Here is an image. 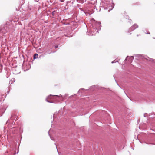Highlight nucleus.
<instances>
[{
    "label": "nucleus",
    "mask_w": 155,
    "mask_h": 155,
    "mask_svg": "<svg viewBox=\"0 0 155 155\" xmlns=\"http://www.w3.org/2000/svg\"><path fill=\"white\" fill-rule=\"evenodd\" d=\"M83 89H84L83 88H82V89H81V90H83Z\"/></svg>",
    "instance_id": "2eb2a0df"
},
{
    "label": "nucleus",
    "mask_w": 155,
    "mask_h": 155,
    "mask_svg": "<svg viewBox=\"0 0 155 155\" xmlns=\"http://www.w3.org/2000/svg\"><path fill=\"white\" fill-rule=\"evenodd\" d=\"M78 0H77V1L78 2Z\"/></svg>",
    "instance_id": "4468645a"
},
{
    "label": "nucleus",
    "mask_w": 155,
    "mask_h": 155,
    "mask_svg": "<svg viewBox=\"0 0 155 155\" xmlns=\"http://www.w3.org/2000/svg\"><path fill=\"white\" fill-rule=\"evenodd\" d=\"M138 27V25L136 24H134L133 26L130 27L129 30V32L133 31L134 30Z\"/></svg>",
    "instance_id": "20e7f679"
},
{
    "label": "nucleus",
    "mask_w": 155,
    "mask_h": 155,
    "mask_svg": "<svg viewBox=\"0 0 155 155\" xmlns=\"http://www.w3.org/2000/svg\"><path fill=\"white\" fill-rule=\"evenodd\" d=\"M52 13H53V14H54V13H53V12H52Z\"/></svg>",
    "instance_id": "f3484780"
},
{
    "label": "nucleus",
    "mask_w": 155,
    "mask_h": 155,
    "mask_svg": "<svg viewBox=\"0 0 155 155\" xmlns=\"http://www.w3.org/2000/svg\"><path fill=\"white\" fill-rule=\"evenodd\" d=\"M52 13H53V14H54V13H53V12H52Z\"/></svg>",
    "instance_id": "dca6fc26"
},
{
    "label": "nucleus",
    "mask_w": 155,
    "mask_h": 155,
    "mask_svg": "<svg viewBox=\"0 0 155 155\" xmlns=\"http://www.w3.org/2000/svg\"><path fill=\"white\" fill-rule=\"evenodd\" d=\"M153 39H155V38L153 37Z\"/></svg>",
    "instance_id": "ddd939ff"
},
{
    "label": "nucleus",
    "mask_w": 155,
    "mask_h": 155,
    "mask_svg": "<svg viewBox=\"0 0 155 155\" xmlns=\"http://www.w3.org/2000/svg\"><path fill=\"white\" fill-rule=\"evenodd\" d=\"M100 23L99 22H96L95 21L93 23L92 25L91 32H87V34L88 35H95L98 32V29H97L100 26Z\"/></svg>",
    "instance_id": "f257e3e1"
},
{
    "label": "nucleus",
    "mask_w": 155,
    "mask_h": 155,
    "mask_svg": "<svg viewBox=\"0 0 155 155\" xmlns=\"http://www.w3.org/2000/svg\"><path fill=\"white\" fill-rule=\"evenodd\" d=\"M8 120L7 122V123H8Z\"/></svg>",
    "instance_id": "a211bd4d"
},
{
    "label": "nucleus",
    "mask_w": 155,
    "mask_h": 155,
    "mask_svg": "<svg viewBox=\"0 0 155 155\" xmlns=\"http://www.w3.org/2000/svg\"><path fill=\"white\" fill-rule=\"evenodd\" d=\"M133 59H134V57L133 56H131V57H129L128 56H127L126 57V59H125V61H126L127 60H128V61H129V63H131L132 62V60H133Z\"/></svg>",
    "instance_id": "39448f33"
},
{
    "label": "nucleus",
    "mask_w": 155,
    "mask_h": 155,
    "mask_svg": "<svg viewBox=\"0 0 155 155\" xmlns=\"http://www.w3.org/2000/svg\"><path fill=\"white\" fill-rule=\"evenodd\" d=\"M100 26L98 28H97V29H98V28H99L100 29H101V28H100Z\"/></svg>",
    "instance_id": "f8f14e48"
},
{
    "label": "nucleus",
    "mask_w": 155,
    "mask_h": 155,
    "mask_svg": "<svg viewBox=\"0 0 155 155\" xmlns=\"http://www.w3.org/2000/svg\"><path fill=\"white\" fill-rule=\"evenodd\" d=\"M38 54H35L34 56V59H36L38 58Z\"/></svg>",
    "instance_id": "423d86ee"
},
{
    "label": "nucleus",
    "mask_w": 155,
    "mask_h": 155,
    "mask_svg": "<svg viewBox=\"0 0 155 155\" xmlns=\"http://www.w3.org/2000/svg\"><path fill=\"white\" fill-rule=\"evenodd\" d=\"M117 62H118V61H116L115 60H114L111 63L113 64V63H115Z\"/></svg>",
    "instance_id": "6e6552de"
},
{
    "label": "nucleus",
    "mask_w": 155,
    "mask_h": 155,
    "mask_svg": "<svg viewBox=\"0 0 155 155\" xmlns=\"http://www.w3.org/2000/svg\"><path fill=\"white\" fill-rule=\"evenodd\" d=\"M147 114H144V117H146L147 116Z\"/></svg>",
    "instance_id": "1a4fd4ad"
},
{
    "label": "nucleus",
    "mask_w": 155,
    "mask_h": 155,
    "mask_svg": "<svg viewBox=\"0 0 155 155\" xmlns=\"http://www.w3.org/2000/svg\"><path fill=\"white\" fill-rule=\"evenodd\" d=\"M8 31V28L5 26L2 27L0 29V35L5 34Z\"/></svg>",
    "instance_id": "f03ea898"
},
{
    "label": "nucleus",
    "mask_w": 155,
    "mask_h": 155,
    "mask_svg": "<svg viewBox=\"0 0 155 155\" xmlns=\"http://www.w3.org/2000/svg\"><path fill=\"white\" fill-rule=\"evenodd\" d=\"M111 4H112V5H111V7H112V8L110 10H111L114 7V4H113V1L112 0H111ZM109 10L110 11V10Z\"/></svg>",
    "instance_id": "0eeeda50"
},
{
    "label": "nucleus",
    "mask_w": 155,
    "mask_h": 155,
    "mask_svg": "<svg viewBox=\"0 0 155 155\" xmlns=\"http://www.w3.org/2000/svg\"><path fill=\"white\" fill-rule=\"evenodd\" d=\"M58 47V46L57 45V46H55V48H57Z\"/></svg>",
    "instance_id": "9d476101"
},
{
    "label": "nucleus",
    "mask_w": 155,
    "mask_h": 155,
    "mask_svg": "<svg viewBox=\"0 0 155 155\" xmlns=\"http://www.w3.org/2000/svg\"><path fill=\"white\" fill-rule=\"evenodd\" d=\"M52 96V97L55 96L56 97V100H57V101H58V98H59L60 97H62V99H61V100H63V97H62V95H61L58 96V95H49V96H48L46 98V101L47 102H49V103H52V102L49 101L48 100V99L51 98Z\"/></svg>",
    "instance_id": "7ed1b4c3"
},
{
    "label": "nucleus",
    "mask_w": 155,
    "mask_h": 155,
    "mask_svg": "<svg viewBox=\"0 0 155 155\" xmlns=\"http://www.w3.org/2000/svg\"><path fill=\"white\" fill-rule=\"evenodd\" d=\"M100 26L98 28H97V29H98V28H99L100 29H101V28H100Z\"/></svg>",
    "instance_id": "9b49d317"
}]
</instances>
